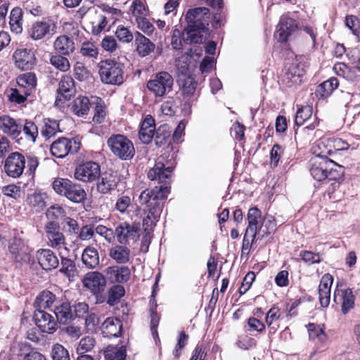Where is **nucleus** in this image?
<instances>
[{"instance_id": "f257e3e1", "label": "nucleus", "mask_w": 360, "mask_h": 360, "mask_svg": "<svg viewBox=\"0 0 360 360\" xmlns=\"http://www.w3.org/2000/svg\"><path fill=\"white\" fill-rule=\"evenodd\" d=\"M169 188L167 186H155L153 189H146L139 195V202L146 207L144 212L146 216L143 219L146 229L152 226L160 217L163 207V200L167 198Z\"/></svg>"}, {"instance_id": "f03ea898", "label": "nucleus", "mask_w": 360, "mask_h": 360, "mask_svg": "<svg viewBox=\"0 0 360 360\" xmlns=\"http://www.w3.org/2000/svg\"><path fill=\"white\" fill-rule=\"evenodd\" d=\"M52 186L58 195L64 196L75 203L83 202L86 196V193L81 185L74 183L68 179H56L53 181Z\"/></svg>"}, {"instance_id": "7ed1b4c3", "label": "nucleus", "mask_w": 360, "mask_h": 360, "mask_svg": "<svg viewBox=\"0 0 360 360\" xmlns=\"http://www.w3.org/2000/svg\"><path fill=\"white\" fill-rule=\"evenodd\" d=\"M101 80L106 84L120 85L124 82L123 65L115 60H101L98 65Z\"/></svg>"}, {"instance_id": "20e7f679", "label": "nucleus", "mask_w": 360, "mask_h": 360, "mask_svg": "<svg viewBox=\"0 0 360 360\" xmlns=\"http://www.w3.org/2000/svg\"><path fill=\"white\" fill-rule=\"evenodd\" d=\"M169 158V155L162 154L157 159L154 167L148 173L150 180L162 184L171 178L176 163L173 155Z\"/></svg>"}, {"instance_id": "39448f33", "label": "nucleus", "mask_w": 360, "mask_h": 360, "mask_svg": "<svg viewBox=\"0 0 360 360\" xmlns=\"http://www.w3.org/2000/svg\"><path fill=\"white\" fill-rule=\"evenodd\" d=\"M311 174L314 179L321 181L326 179H336L343 174V168L333 160L321 159L318 163H314L311 168Z\"/></svg>"}, {"instance_id": "423d86ee", "label": "nucleus", "mask_w": 360, "mask_h": 360, "mask_svg": "<svg viewBox=\"0 0 360 360\" xmlns=\"http://www.w3.org/2000/svg\"><path fill=\"white\" fill-rule=\"evenodd\" d=\"M108 145L113 155L121 160H130L134 155L132 142L124 135H112L108 140Z\"/></svg>"}, {"instance_id": "0eeeda50", "label": "nucleus", "mask_w": 360, "mask_h": 360, "mask_svg": "<svg viewBox=\"0 0 360 360\" xmlns=\"http://www.w3.org/2000/svg\"><path fill=\"white\" fill-rule=\"evenodd\" d=\"M174 79L167 72L162 71L154 76V77L146 84V87L155 96L162 97L172 89Z\"/></svg>"}, {"instance_id": "6e6552de", "label": "nucleus", "mask_w": 360, "mask_h": 360, "mask_svg": "<svg viewBox=\"0 0 360 360\" xmlns=\"http://www.w3.org/2000/svg\"><path fill=\"white\" fill-rule=\"evenodd\" d=\"M56 32L57 25L53 20L43 19L32 23L28 30V37L34 41H39L53 35Z\"/></svg>"}, {"instance_id": "1a4fd4ad", "label": "nucleus", "mask_w": 360, "mask_h": 360, "mask_svg": "<svg viewBox=\"0 0 360 360\" xmlns=\"http://www.w3.org/2000/svg\"><path fill=\"white\" fill-rule=\"evenodd\" d=\"M115 237L121 245H129L139 238V228L136 224L124 221L119 224L115 229Z\"/></svg>"}, {"instance_id": "9d476101", "label": "nucleus", "mask_w": 360, "mask_h": 360, "mask_svg": "<svg viewBox=\"0 0 360 360\" xmlns=\"http://www.w3.org/2000/svg\"><path fill=\"white\" fill-rule=\"evenodd\" d=\"M101 174L98 163L89 161L78 165L75 170V178L80 181L89 183L96 180Z\"/></svg>"}, {"instance_id": "9b49d317", "label": "nucleus", "mask_w": 360, "mask_h": 360, "mask_svg": "<svg viewBox=\"0 0 360 360\" xmlns=\"http://www.w3.org/2000/svg\"><path fill=\"white\" fill-rule=\"evenodd\" d=\"M210 10L205 7L189 9L185 16L187 27L207 29L209 25Z\"/></svg>"}, {"instance_id": "f8f14e48", "label": "nucleus", "mask_w": 360, "mask_h": 360, "mask_svg": "<svg viewBox=\"0 0 360 360\" xmlns=\"http://www.w3.org/2000/svg\"><path fill=\"white\" fill-rule=\"evenodd\" d=\"M44 234L49 245L56 249H66L65 238L60 231V226L54 221H48L44 226Z\"/></svg>"}, {"instance_id": "ddd939ff", "label": "nucleus", "mask_w": 360, "mask_h": 360, "mask_svg": "<svg viewBox=\"0 0 360 360\" xmlns=\"http://www.w3.org/2000/svg\"><path fill=\"white\" fill-rule=\"evenodd\" d=\"M79 148V143L74 139L60 138L55 141L51 146V154L58 158H63L69 153H75Z\"/></svg>"}, {"instance_id": "4468645a", "label": "nucleus", "mask_w": 360, "mask_h": 360, "mask_svg": "<svg viewBox=\"0 0 360 360\" xmlns=\"http://www.w3.org/2000/svg\"><path fill=\"white\" fill-rule=\"evenodd\" d=\"M10 253L18 262H27L30 259V254L32 251L27 242L20 236L13 237L8 245Z\"/></svg>"}, {"instance_id": "2eb2a0df", "label": "nucleus", "mask_w": 360, "mask_h": 360, "mask_svg": "<svg viewBox=\"0 0 360 360\" xmlns=\"http://www.w3.org/2000/svg\"><path fill=\"white\" fill-rule=\"evenodd\" d=\"M25 167V157L18 152L11 153L6 159L4 169L11 177L17 178L22 175Z\"/></svg>"}, {"instance_id": "dca6fc26", "label": "nucleus", "mask_w": 360, "mask_h": 360, "mask_svg": "<svg viewBox=\"0 0 360 360\" xmlns=\"http://www.w3.org/2000/svg\"><path fill=\"white\" fill-rule=\"evenodd\" d=\"M13 56L15 65L22 70H30L35 65L36 57L32 49H17Z\"/></svg>"}, {"instance_id": "f3484780", "label": "nucleus", "mask_w": 360, "mask_h": 360, "mask_svg": "<svg viewBox=\"0 0 360 360\" xmlns=\"http://www.w3.org/2000/svg\"><path fill=\"white\" fill-rule=\"evenodd\" d=\"M34 319L36 325L43 333H53L57 329L55 317L44 310H35Z\"/></svg>"}, {"instance_id": "a211bd4d", "label": "nucleus", "mask_w": 360, "mask_h": 360, "mask_svg": "<svg viewBox=\"0 0 360 360\" xmlns=\"http://www.w3.org/2000/svg\"><path fill=\"white\" fill-rule=\"evenodd\" d=\"M84 285L94 294L103 291L106 285L105 276L98 271H91L86 274L83 280Z\"/></svg>"}, {"instance_id": "6ab92c4d", "label": "nucleus", "mask_w": 360, "mask_h": 360, "mask_svg": "<svg viewBox=\"0 0 360 360\" xmlns=\"http://www.w3.org/2000/svg\"><path fill=\"white\" fill-rule=\"evenodd\" d=\"M304 73L302 65L292 63L285 72L283 81L288 87L296 86L302 82Z\"/></svg>"}, {"instance_id": "aec40b11", "label": "nucleus", "mask_w": 360, "mask_h": 360, "mask_svg": "<svg viewBox=\"0 0 360 360\" xmlns=\"http://www.w3.org/2000/svg\"><path fill=\"white\" fill-rule=\"evenodd\" d=\"M334 302L337 304H341L342 311L345 314L354 304V296L351 289H335L333 296Z\"/></svg>"}, {"instance_id": "412c9836", "label": "nucleus", "mask_w": 360, "mask_h": 360, "mask_svg": "<svg viewBox=\"0 0 360 360\" xmlns=\"http://www.w3.org/2000/svg\"><path fill=\"white\" fill-rule=\"evenodd\" d=\"M36 257L43 269L49 271L58 267L59 260L56 254L50 249H40L36 253Z\"/></svg>"}, {"instance_id": "4be33fe9", "label": "nucleus", "mask_w": 360, "mask_h": 360, "mask_svg": "<svg viewBox=\"0 0 360 360\" xmlns=\"http://www.w3.org/2000/svg\"><path fill=\"white\" fill-rule=\"evenodd\" d=\"M248 226L245 231L250 233L252 241H255L259 226L262 223V212L256 207H251L248 212Z\"/></svg>"}, {"instance_id": "5701e85b", "label": "nucleus", "mask_w": 360, "mask_h": 360, "mask_svg": "<svg viewBox=\"0 0 360 360\" xmlns=\"http://www.w3.org/2000/svg\"><path fill=\"white\" fill-rule=\"evenodd\" d=\"M296 28L297 24L295 20L283 15L278 25V30L275 33V37L278 39L279 41H285Z\"/></svg>"}, {"instance_id": "b1692460", "label": "nucleus", "mask_w": 360, "mask_h": 360, "mask_svg": "<svg viewBox=\"0 0 360 360\" xmlns=\"http://www.w3.org/2000/svg\"><path fill=\"white\" fill-rule=\"evenodd\" d=\"M56 53L64 56H70L76 50L75 43L73 39L66 34H61L56 37L53 44Z\"/></svg>"}, {"instance_id": "393cba45", "label": "nucleus", "mask_w": 360, "mask_h": 360, "mask_svg": "<svg viewBox=\"0 0 360 360\" xmlns=\"http://www.w3.org/2000/svg\"><path fill=\"white\" fill-rule=\"evenodd\" d=\"M105 274L112 283H126L130 278L131 271L127 266H112L105 269Z\"/></svg>"}, {"instance_id": "a878e982", "label": "nucleus", "mask_w": 360, "mask_h": 360, "mask_svg": "<svg viewBox=\"0 0 360 360\" xmlns=\"http://www.w3.org/2000/svg\"><path fill=\"white\" fill-rule=\"evenodd\" d=\"M76 89L74 79L71 76L63 75L58 84L57 101H61L62 98L69 100L75 94Z\"/></svg>"}, {"instance_id": "bb28decb", "label": "nucleus", "mask_w": 360, "mask_h": 360, "mask_svg": "<svg viewBox=\"0 0 360 360\" xmlns=\"http://www.w3.org/2000/svg\"><path fill=\"white\" fill-rule=\"evenodd\" d=\"M333 278L329 274H325L321 278L319 286V302L323 307H327L330 300V288Z\"/></svg>"}, {"instance_id": "cd10ccee", "label": "nucleus", "mask_w": 360, "mask_h": 360, "mask_svg": "<svg viewBox=\"0 0 360 360\" xmlns=\"http://www.w3.org/2000/svg\"><path fill=\"white\" fill-rule=\"evenodd\" d=\"M134 44L136 51L141 57H145L154 51L155 45L146 37L136 31L135 32Z\"/></svg>"}, {"instance_id": "c85d7f7f", "label": "nucleus", "mask_w": 360, "mask_h": 360, "mask_svg": "<svg viewBox=\"0 0 360 360\" xmlns=\"http://www.w3.org/2000/svg\"><path fill=\"white\" fill-rule=\"evenodd\" d=\"M97 183V190L103 194L110 193L115 189L117 185V177L112 172H104L100 174Z\"/></svg>"}, {"instance_id": "c756f323", "label": "nucleus", "mask_w": 360, "mask_h": 360, "mask_svg": "<svg viewBox=\"0 0 360 360\" xmlns=\"http://www.w3.org/2000/svg\"><path fill=\"white\" fill-rule=\"evenodd\" d=\"M0 130L13 139L17 138L22 131L16 120L8 115L0 117Z\"/></svg>"}, {"instance_id": "7c9ffc66", "label": "nucleus", "mask_w": 360, "mask_h": 360, "mask_svg": "<svg viewBox=\"0 0 360 360\" xmlns=\"http://www.w3.org/2000/svg\"><path fill=\"white\" fill-rule=\"evenodd\" d=\"M155 130V120L150 115H147L142 122L139 130V139L143 143H149L154 137Z\"/></svg>"}, {"instance_id": "2f4dec72", "label": "nucleus", "mask_w": 360, "mask_h": 360, "mask_svg": "<svg viewBox=\"0 0 360 360\" xmlns=\"http://www.w3.org/2000/svg\"><path fill=\"white\" fill-rule=\"evenodd\" d=\"M131 250L125 245H115L109 250V256L117 264H126L130 259Z\"/></svg>"}, {"instance_id": "473e14b6", "label": "nucleus", "mask_w": 360, "mask_h": 360, "mask_svg": "<svg viewBox=\"0 0 360 360\" xmlns=\"http://www.w3.org/2000/svg\"><path fill=\"white\" fill-rule=\"evenodd\" d=\"M18 88L23 90V94L30 95L37 85V77L33 72H26L17 77Z\"/></svg>"}, {"instance_id": "72a5a7b5", "label": "nucleus", "mask_w": 360, "mask_h": 360, "mask_svg": "<svg viewBox=\"0 0 360 360\" xmlns=\"http://www.w3.org/2000/svg\"><path fill=\"white\" fill-rule=\"evenodd\" d=\"M11 31L15 34H21L23 30V11L20 7L13 8L9 17Z\"/></svg>"}, {"instance_id": "f704fd0d", "label": "nucleus", "mask_w": 360, "mask_h": 360, "mask_svg": "<svg viewBox=\"0 0 360 360\" xmlns=\"http://www.w3.org/2000/svg\"><path fill=\"white\" fill-rule=\"evenodd\" d=\"M206 29L187 27L184 33V40L187 44H201L205 40Z\"/></svg>"}, {"instance_id": "c9c22d12", "label": "nucleus", "mask_w": 360, "mask_h": 360, "mask_svg": "<svg viewBox=\"0 0 360 360\" xmlns=\"http://www.w3.org/2000/svg\"><path fill=\"white\" fill-rule=\"evenodd\" d=\"M82 260L86 268L95 269L99 265V255L97 250L92 247H86L82 252Z\"/></svg>"}, {"instance_id": "e433bc0d", "label": "nucleus", "mask_w": 360, "mask_h": 360, "mask_svg": "<svg viewBox=\"0 0 360 360\" xmlns=\"http://www.w3.org/2000/svg\"><path fill=\"white\" fill-rule=\"evenodd\" d=\"M122 328L121 321L114 317H110L103 323L101 329L105 336H118Z\"/></svg>"}, {"instance_id": "4c0bfd02", "label": "nucleus", "mask_w": 360, "mask_h": 360, "mask_svg": "<svg viewBox=\"0 0 360 360\" xmlns=\"http://www.w3.org/2000/svg\"><path fill=\"white\" fill-rule=\"evenodd\" d=\"M56 301V295L49 290H43L36 297L34 307L36 310L49 308Z\"/></svg>"}, {"instance_id": "58836bf2", "label": "nucleus", "mask_w": 360, "mask_h": 360, "mask_svg": "<svg viewBox=\"0 0 360 360\" xmlns=\"http://www.w3.org/2000/svg\"><path fill=\"white\" fill-rule=\"evenodd\" d=\"M276 224L274 217L271 215L266 216L263 218L262 223L259 226L256 240H262L265 236L274 232L276 231Z\"/></svg>"}, {"instance_id": "ea45409f", "label": "nucleus", "mask_w": 360, "mask_h": 360, "mask_svg": "<svg viewBox=\"0 0 360 360\" xmlns=\"http://www.w3.org/2000/svg\"><path fill=\"white\" fill-rule=\"evenodd\" d=\"M90 104L87 97L78 96L72 102V110L77 116H84L88 113Z\"/></svg>"}, {"instance_id": "a19ab883", "label": "nucleus", "mask_w": 360, "mask_h": 360, "mask_svg": "<svg viewBox=\"0 0 360 360\" xmlns=\"http://www.w3.org/2000/svg\"><path fill=\"white\" fill-rule=\"evenodd\" d=\"M53 312L57 321L62 323H66L72 318V310L69 302H65L59 306L56 307Z\"/></svg>"}, {"instance_id": "79ce46f5", "label": "nucleus", "mask_w": 360, "mask_h": 360, "mask_svg": "<svg viewBox=\"0 0 360 360\" xmlns=\"http://www.w3.org/2000/svg\"><path fill=\"white\" fill-rule=\"evenodd\" d=\"M68 56L56 53L50 56V64L56 70L66 72L70 69V63L67 58Z\"/></svg>"}, {"instance_id": "37998d69", "label": "nucleus", "mask_w": 360, "mask_h": 360, "mask_svg": "<svg viewBox=\"0 0 360 360\" xmlns=\"http://www.w3.org/2000/svg\"><path fill=\"white\" fill-rule=\"evenodd\" d=\"M27 203L35 211L40 212L46 207L44 194L34 192L27 195Z\"/></svg>"}, {"instance_id": "c03bdc74", "label": "nucleus", "mask_w": 360, "mask_h": 360, "mask_svg": "<svg viewBox=\"0 0 360 360\" xmlns=\"http://www.w3.org/2000/svg\"><path fill=\"white\" fill-rule=\"evenodd\" d=\"M309 337L311 340H317L320 342H324L327 336L324 332L323 326L315 323H309L307 325Z\"/></svg>"}, {"instance_id": "a18cd8bd", "label": "nucleus", "mask_w": 360, "mask_h": 360, "mask_svg": "<svg viewBox=\"0 0 360 360\" xmlns=\"http://www.w3.org/2000/svg\"><path fill=\"white\" fill-rule=\"evenodd\" d=\"M338 81L336 78H330L319 85L317 92L321 97H327L338 88Z\"/></svg>"}, {"instance_id": "49530a36", "label": "nucleus", "mask_w": 360, "mask_h": 360, "mask_svg": "<svg viewBox=\"0 0 360 360\" xmlns=\"http://www.w3.org/2000/svg\"><path fill=\"white\" fill-rule=\"evenodd\" d=\"M22 132L28 141L32 143H35L39 131L38 127L34 122L25 120L22 127Z\"/></svg>"}, {"instance_id": "de8ad7c7", "label": "nucleus", "mask_w": 360, "mask_h": 360, "mask_svg": "<svg viewBox=\"0 0 360 360\" xmlns=\"http://www.w3.org/2000/svg\"><path fill=\"white\" fill-rule=\"evenodd\" d=\"M124 293L125 290L123 286L120 285L112 286L108 290L107 303L110 306L117 304L120 299L124 295Z\"/></svg>"}, {"instance_id": "09e8293b", "label": "nucleus", "mask_w": 360, "mask_h": 360, "mask_svg": "<svg viewBox=\"0 0 360 360\" xmlns=\"http://www.w3.org/2000/svg\"><path fill=\"white\" fill-rule=\"evenodd\" d=\"M92 103L96 105L94 109V115L93 121L98 124L102 123L106 116L105 106L100 98H94Z\"/></svg>"}, {"instance_id": "8fccbe9b", "label": "nucleus", "mask_w": 360, "mask_h": 360, "mask_svg": "<svg viewBox=\"0 0 360 360\" xmlns=\"http://www.w3.org/2000/svg\"><path fill=\"white\" fill-rule=\"evenodd\" d=\"M132 17L134 20L144 18L147 15V9L144 3L141 0H134L130 7Z\"/></svg>"}, {"instance_id": "3c124183", "label": "nucleus", "mask_w": 360, "mask_h": 360, "mask_svg": "<svg viewBox=\"0 0 360 360\" xmlns=\"http://www.w3.org/2000/svg\"><path fill=\"white\" fill-rule=\"evenodd\" d=\"M73 75L76 79L80 82L86 81L91 76L90 71L81 62H77L74 65Z\"/></svg>"}, {"instance_id": "603ef678", "label": "nucleus", "mask_w": 360, "mask_h": 360, "mask_svg": "<svg viewBox=\"0 0 360 360\" xmlns=\"http://www.w3.org/2000/svg\"><path fill=\"white\" fill-rule=\"evenodd\" d=\"M313 112L312 107L304 105L299 108L295 118V122L297 126L302 125L304 122L311 117Z\"/></svg>"}, {"instance_id": "864d4df0", "label": "nucleus", "mask_w": 360, "mask_h": 360, "mask_svg": "<svg viewBox=\"0 0 360 360\" xmlns=\"http://www.w3.org/2000/svg\"><path fill=\"white\" fill-rule=\"evenodd\" d=\"M52 360H70L68 351L60 344L53 345L51 351Z\"/></svg>"}, {"instance_id": "5fc2aeb1", "label": "nucleus", "mask_w": 360, "mask_h": 360, "mask_svg": "<svg viewBox=\"0 0 360 360\" xmlns=\"http://www.w3.org/2000/svg\"><path fill=\"white\" fill-rule=\"evenodd\" d=\"M60 271L68 278L74 277L76 271V266L74 261L62 256Z\"/></svg>"}, {"instance_id": "6e6d98bb", "label": "nucleus", "mask_w": 360, "mask_h": 360, "mask_svg": "<svg viewBox=\"0 0 360 360\" xmlns=\"http://www.w3.org/2000/svg\"><path fill=\"white\" fill-rule=\"evenodd\" d=\"M59 131V124L56 120H47L44 128L41 130V134L46 139L54 136Z\"/></svg>"}, {"instance_id": "4d7b16f0", "label": "nucleus", "mask_w": 360, "mask_h": 360, "mask_svg": "<svg viewBox=\"0 0 360 360\" xmlns=\"http://www.w3.org/2000/svg\"><path fill=\"white\" fill-rule=\"evenodd\" d=\"M80 53L84 57L96 58L98 55V50L94 43L86 41L82 44Z\"/></svg>"}, {"instance_id": "13d9d810", "label": "nucleus", "mask_w": 360, "mask_h": 360, "mask_svg": "<svg viewBox=\"0 0 360 360\" xmlns=\"http://www.w3.org/2000/svg\"><path fill=\"white\" fill-rule=\"evenodd\" d=\"M115 35L117 39L123 43H129L132 41L134 39L132 32L127 27L123 25L117 27Z\"/></svg>"}, {"instance_id": "bf43d9fd", "label": "nucleus", "mask_w": 360, "mask_h": 360, "mask_svg": "<svg viewBox=\"0 0 360 360\" xmlns=\"http://www.w3.org/2000/svg\"><path fill=\"white\" fill-rule=\"evenodd\" d=\"M281 317L280 309L277 307L271 308L266 316V323L267 326L272 330H276L277 327L274 326V322L278 321Z\"/></svg>"}, {"instance_id": "052dcab7", "label": "nucleus", "mask_w": 360, "mask_h": 360, "mask_svg": "<svg viewBox=\"0 0 360 360\" xmlns=\"http://www.w3.org/2000/svg\"><path fill=\"white\" fill-rule=\"evenodd\" d=\"M135 22L136 24L138 29H139L148 36H150L155 30V27L149 21L146 16L139 20H136Z\"/></svg>"}, {"instance_id": "680f3d73", "label": "nucleus", "mask_w": 360, "mask_h": 360, "mask_svg": "<svg viewBox=\"0 0 360 360\" xmlns=\"http://www.w3.org/2000/svg\"><path fill=\"white\" fill-rule=\"evenodd\" d=\"M94 232L99 236L103 237L105 240L108 243H111L112 239L115 238V230L112 229L107 228L103 225H98L95 229Z\"/></svg>"}, {"instance_id": "e2e57ef3", "label": "nucleus", "mask_w": 360, "mask_h": 360, "mask_svg": "<svg viewBox=\"0 0 360 360\" xmlns=\"http://www.w3.org/2000/svg\"><path fill=\"white\" fill-rule=\"evenodd\" d=\"M108 24L107 17L103 15H99L98 20L92 22L91 32L94 34H98L103 32Z\"/></svg>"}, {"instance_id": "0e129e2a", "label": "nucleus", "mask_w": 360, "mask_h": 360, "mask_svg": "<svg viewBox=\"0 0 360 360\" xmlns=\"http://www.w3.org/2000/svg\"><path fill=\"white\" fill-rule=\"evenodd\" d=\"M188 339V336L184 332L182 331L179 333L177 343H176V345L174 347V352H173L174 358L176 359H178L179 358V356H181V350L186 346Z\"/></svg>"}, {"instance_id": "69168bd1", "label": "nucleus", "mask_w": 360, "mask_h": 360, "mask_svg": "<svg viewBox=\"0 0 360 360\" xmlns=\"http://www.w3.org/2000/svg\"><path fill=\"white\" fill-rule=\"evenodd\" d=\"M169 132L164 128H159L155 136V143L158 147H161L168 143Z\"/></svg>"}, {"instance_id": "338daca9", "label": "nucleus", "mask_w": 360, "mask_h": 360, "mask_svg": "<svg viewBox=\"0 0 360 360\" xmlns=\"http://www.w3.org/2000/svg\"><path fill=\"white\" fill-rule=\"evenodd\" d=\"M94 346V340L91 337H84L79 342L77 347L78 353H85L90 351Z\"/></svg>"}, {"instance_id": "774afa93", "label": "nucleus", "mask_w": 360, "mask_h": 360, "mask_svg": "<svg viewBox=\"0 0 360 360\" xmlns=\"http://www.w3.org/2000/svg\"><path fill=\"white\" fill-rule=\"evenodd\" d=\"M108 360H124L126 357V349L124 346L110 351L106 354Z\"/></svg>"}]
</instances>
